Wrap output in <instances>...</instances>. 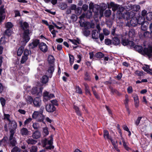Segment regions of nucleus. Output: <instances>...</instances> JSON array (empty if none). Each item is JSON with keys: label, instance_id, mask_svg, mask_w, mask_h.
I'll list each match as a JSON object with an SVG mask.
<instances>
[{"label": "nucleus", "instance_id": "23", "mask_svg": "<svg viewBox=\"0 0 152 152\" xmlns=\"http://www.w3.org/2000/svg\"><path fill=\"white\" fill-rule=\"evenodd\" d=\"M120 41L119 38L117 37H114L113 38L112 43L115 45H117L120 44Z\"/></svg>", "mask_w": 152, "mask_h": 152}, {"label": "nucleus", "instance_id": "18", "mask_svg": "<svg viewBox=\"0 0 152 152\" xmlns=\"http://www.w3.org/2000/svg\"><path fill=\"white\" fill-rule=\"evenodd\" d=\"M84 79L86 81H91V74L88 72H85L84 73Z\"/></svg>", "mask_w": 152, "mask_h": 152}, {"label": "nucleus", "instance_id": "61", "mask_svg": "<svg viewBox=\"0 0 152 152\" xmlns=\"http://www.w3.org/2000/svg\"><path fill=\"white\" fill-rule=\"evenodd\" d=\"M51 104H52L54 106H58V101L56 100H53L50 101Z\"/></svg>", "mask_w": 152, "mask_h": 152}, {"label": "nucleus", "instance_id": "48", "mask_svg": "<svg viewBox=\"0 0 152 152\" xmlns=\"http://www.w3.org/2000/svg\"><path fill=\"white\" fill-rule=\"evenodd\" d=\"M142 118V117L141 116L138 117L136 120L135 121V124L137 126H138L139 124L140 121Z\"/></svg>", "mask_w": 152, "mask_h": 152}, {"label": "nucleus", "instance_id": "43", "mask_svg": "<svg viewBox=\"0 0 152 152\" xmlns=\"http://www.w3.org/2000/svg\"><path fill=\"white\" fill-rule=\"evenodd\" d=\"M111 11L110 10H107L104 12V15L106 17H109L111 15Z\"/></svg>", "mask_w": 152, "mask_h": 152}, {"label": "nucleus", "instance_id": "31", "mask_svg": "<svg viewBox=\"0 0 152 152\" xmlns=\"http://www.w3.org/2000/svg\"><path fill=\"white\" fill-rule=\"evenodd\" d=\"M94 56L97 58L100 59L104 57V55L102 52H99L96 53Z\"/></svg>", "mask_w": 152, "mask_h": 152}, {"label": "nucleus", "instance_id": "36", "mask_svg": "<svg viewBox=\"0 0 152 152\" xmlns=\"http://www.w3.org/2000/svg\"><path fill=\"white\" fill-rule=\"evenodd\" d=\"M49 95V93L46 91L44 92L43 94V96L44 97V101H47L48 100V98Z\"/></svg>", "mask_w": 152, "mask_h": 152}, {"label": "nucleus", "instance_id": "49", "mask_svg": "<svg viewBox=\"0 0 152 152\" xmlns=\"http://www.w3.org/2000/svg\"><path fill=\"white\" fill-rule=\"evenodd\" d=\"M34 99L32 96H28L27 98V102L28 103L31 104L33 103Z\"/></svg>", "mask_w": 152, "mask_h": 152}, {"label": "nucleus", "instance_id": "12", "mask_svg": "<svg viewBox=\"0 0 152 152\" xmlns=\"http://www.w3.org/2000/svg\"><path fill=\"white\" fill-rule=\"evenodd\" d=\"M119 5L115 4L114 2H111L108 4V7L109 8H112L113 11H115L118 9Z\"/></svg>", "mask_w": 152, "mask_h": 152}, {"label": "nucleus", "instance_id": "29", "mask_svg": "<svg viewBox=\"0 0 152 152\" xmlns=\"http://www.w3.org/2000/svg\"><path fill=\"white\" fill-rule=\"evenodd\" d=\"M26 142L28 144L34 145L37 142V141L32 138H29L26 140Z\"/></svg>", "mask_w": 152, "mask_h": 152}, {"label": "nucleus", "instance_id": "28", "mask_svg": "<svg viewBox=\"0 0 152 152\" xmlns=\"http://www.w3.org/2000/svg\"><path fill=\"white\" fill-rule=\"evenodd\" d=\"M39 117L37 118V121L39 122H42L45 123L44 120L45 118V116L43 114H39Z\"/></svg>", "mask_w": 152, "mask_h": 152}, {"label": "nucleus", "instance_id": "25", "mask_svg": "<svg viewBox=\"0 0 152 152\" xmlns=\"http://www.w3.org/2000/svg\"><path fill=\"white\" fill-rule=\"evenodd\" d=\"M55 58L54 56L52 55L49 56L48 58V61L50 64H53L54 62Z\"/></svg>", "mask_w": 152, "mask_h": 152}, {"label": "nucleus", "instance_id": "24", "mask_svg": "<svg viewBox=\"0 0 152 152\" xmlns=\"http://www.w3.org/2000/svg\"><path fill=\"white\" fill-rule=\"evenodd\" d=\"M130 25H129V23H128L127 25L129 27H130L131 26L133 27L136 26L137 24V20H135L134 19H131L130 22Z\"/></svg>", "mask_w": 152, "mask_h": 152}, {"label": "nucleus", "instance_id": "2", "mask_svg": "<svg viewBox=\"0 0 152 152\" xmlns=\"http://www.w3.org/2000/svg\"><path fill=\"white\" fill-rule=\"evenodd\" d=\"M30 32L29 29H26L23 31V41L21 42V45L23 46H25L26 44L29 41L30 37L29 36Z\"/></svg>", "mask_w": 152, "mask_h": 152}, {"label": "nucleus", "instance_id": "58", "mask_svg": "<svg viewBox=\"0 0 152 152\" xmlns=\"http://www.w3.org/2000/svg\"><path fill=\"white\" fill-rule=\"evenodd\" d=\"M10 136L9 137V140L11 141V140H13V136L15 132H14L12 131H10Z\"/></svg>", "mask_w": 152, "mask_h": 152}, {"label": "nucleus", "instance_id": "10", "mask_svg": "<svg viewBox=\"0 0 152 152\" xmlns=\"http://www.w3.org/2000/svg\"><path fill=\"white\" fill-rule=\"evenodd\" d=\"M39 96L36 97L34 99L33 104L34 106L39 107L41 105V100Z\"/></svg>", "mask_w": 152, "mask_h": 152}, {"label": "nucleus", "instance_id": "30", "mask_svg": "<svg viewBox=\"0 0 152 152\" xmlns=\"http://www.w3.org/2000/svg\"><path fill=\"white\" fill-rule=\"evenodd\" d=\"M48 77L46 75L43 76L41 79L42 83L43 84H46L48 82Z\"/></svg>", "mask_w": 152, "mask_h": 152}, {"label": "nucleus", "instance_id": "38", "mask_svg": "<svg viewBox=\"0 0 152 152\" xmlns=\"http://www.w3.org/2000/svg\"><path fill=\"white\" fill-rule=\"evenodd\" d=\"M13 25L11 22H7L5 25V27L7 29H11L12 28Z\"/></svg>", "mask_w": 152, "mask_h": 152}, {"label": "nucleus", "instance_id": "5", "mask_svg": "<svg viewBox=\"0 0 152 152\" xmlns=\"http://www.w3.org/2000/svg\"><path fill=\"white\" fill-rule=\"evenodd\" d=\"M121 43L124 46H126L131 45V47H133L134 45V42L132 41H130L128 39L122 38L121 40Z\"/></svg>", "mask_w": 152, "mask_h": 152}, {"label": "nucleus", "instance_id": "57", "mask_svg": "<svg viewBox=\"0 0 152 152\" xmlns=\"http://www.w3.org/2000/svg\"><path fill=\"white\" fill-rule=\"evenodd\" d=\"M32 120V118L31 117L27 119L24 122V125L23 126L25 127V126L27 124L30 123Z\"/></svg>", "mask_w": 152, "mask_h": 152}, {"label": "nucleus", "instance_id": "19", "mask_svg": "<svg viewBox=\"0 0 152 152\" xmlns=\"http://www.w3.org/2000/svg\"><path fill=\"white\" fill-rule=\"evenodd\" d=\"M99 31L97 30H94L92 31V38L93 39H99L98 34Z\"/></svg>", "mask_w": 152, "mask_h": 152}, {"label": "nucleus", "instance_id": "63", "mask_svg": "<svg viewBox=\"0 0 152 152\" xmlns=\"http://www.w3.org/2000/svg\"><path fill=\"white\" fill-rule=\"evenodd\" d=\"M43 132L46 136L49 134L48 128L47 127L43 128Z\"/></svg>", "mask_w": 152, "mask_h": 152}, {"label": "nucleus", "instance_id": "40", "mask_svg": "<svg viewBox=\"0 0 152 152\" xmlns=\"http://www.w3.org/2000/svg\"><path fill=\"white\" fill-rule=\"evenodd\" d=\"M75 90L77 93L80 94H82V90L81 88L78 86H75Z\"/></svg>", "mask_w": 152, "mask_h": 152}, {"label": "nucleus", "instance_id": "27", "mask_svg": "<svg viewBox=\"0 0 152 152\" xmlns=\"http://www.w3.org/2000/svg\"><path fill=\"white\" fill-rule=\"evenodd\" d=\"M74 108L75 110V112L77 115L80 116L82 115L81 111L80 110L79 108L77 106L74 105Z\"/></svg>", "mask_w": 152, "mask_h": 152}, {"label": "nucleus", "instance_id": "59", "mask_svg": "<svg viewBox=\"0 0 152 152\" xmlns=\"http://www.w3.org/2000/svg\"><path fill=\"white\" fill-rule=\"evenodd\" d=\"M37 147L36 146H32L30 150V152H37Z\"/></svg>", "mask_w": 152, "mask_h": 152}, {"label": "nucleus", "instance_id": "47", "mask_svg": "<svg viewBox=\"0 0 152 152\" xmlns=\"http://www.w3.org/2000/svg\"><path fill=\"white\" fill-rule=\"evenodd\" d=\"M144 72L143 71L136 70L135 71L134 74L138 76H141L143 75Z\"/></svg>", "mask_w": 152, "mask_h": 152}, {"label": "nucleus", "instance_id": "34", "mask_svg": "<svg viewBox=\"0 0 152 152\" xmlns=\"http://www.w3.org/2000/svg\"><path fill=\"white\" fill-rule=\"evenodd\" d=\"M131 8L134 11L137 12L140 9V6L138 5H134L131 6Z\"/></svg>", "mask_w": 152, "mask_h": 152}, {"label": "nucleus", "instance_id": "4", "mask_svg": "<svg viewBox=\"0 0 152 152\" xmlns=\"http://www.w3.org/2000/svg\"><path fill=\"white\" fill-rule=\"evenodd\" d=\"M118 10L119 12L118 14L119 18L121 19H125L126 18L127 19L128 17L129 18H131L130 16V13L129 12L126 13L125 14H123L122 13V12H123L125 10V8L122 6H120L119 5V6H118Z\"/></svg>", "mask_w": 152, "mask_h": 152}, {"label": "nucleus", "instance_id": "9", "mask_svg": "<svg viewBox=\"0 0 152 152\" xmlns=\"http://www.w3.org/2000/svg\"><path fill=\"white\" fill-rule=\"evenodd\" d=\"M19 24L20 28L24 31L26 29H28V28L29 27L28 23L26 21L23 23V21L21 20L19 22Z\"/></svg>", "mask_w": 152, "mask_h": 152}, {"label": "nucleus", "instance_id": "21", "mask_svg": "<svg viewBox=\"0 0 152 152\" xmlns=\"http://www.w3.org/2000/svg\"><path fill=\"white\" fill-rule=\"evenodd\" d=\"M12 32L13 31L12 30L7 29L4 32V37L6 36L9 37L11 36Z\"/></svg>", "mask_w": 152, "mask_h": 152}, {"label": "nucleus", "instance_id": "33", "mask_svg": "<svg viewBox=\"0 0 152 152\" xmlns=\"http://www.w3.org/2000/svg\"><path fill=\"white\" fill-rule=\"evenodd\" d=\"M84 27L85 30H88L90 28H93L92 25L90 24V23L89 22H87L84 23Z\"/></svg>", "mask_w": 152, "mask_h": 152}, {"label": "nucleus", "instance_id": "42", "mask_svg": "<svg viewBox=\"0 0 152 152\" xmlns=\"http://www.w3.org/2000/svg\"><path fill=\"white\" fill-rule=\"evenodd\" d=\"M5 9L4 8V6L3 5H1L0 7V15L3 16V14L5 13Z\"/></svg>", "mask_w": 152, "mask_h": 152}, {"label": "nucleus", "instance_id": "39", "mask_svg": "<svg viewBox=\"0 0 152 152\" xmlns=\"http://www.w3.org/2000/svg\"><path fill=\"white\" fill-rule=\"evenodd\" d=\"M69 63L70 65H72L74 62V57L73 55H71L70 54H69Z\"/></svg>", "mask_w": 152, "mask_h": 152}, {"label": "nucleus", "instance_id": "8", "mask_svg": "<svg viewBox=\"0 0 152 152\" xmlns=\"http://www.w3.org/2000/svg\"><path fill=\"white\" fill-rule=\"evenodd\" d=\"M46 110L48 112L53 113L56 111V108L51 104H48L46 105L45 107Z\"/></svg>", "mask_w": 152, "mask_h": 152}, {"label": "nucleus", "instance_id": "50", "mask_svg": "<svg viewBox=\"0 0 152 152\" xmlns=\"http://www.w3.org/2000/svg\"><path fill=\"white\" fill-rule=\"evenodd\" d=\"M0 101L2 107H4L6 103L5 99L2 97H1L0 98Z\"/></svg>", "mask_w": 152, "mask_h": 152}, {"label": "nucleus", "instance_id": "55", "mask_svg": "<svg viewBox=\"0 0 152 152\" xmlns=\"http://www.w3.org/2000/svg\"><path fill=\"white\" fill-rule=\"evenodd\" d=\"M123 142V146L125 149L127 151H128L129 150H130L131 149L130 148H129L126 144V142H125L124 140H123L122 141Z\"/></svg>", "mask_w": 152, "mask_h": 152}, {"label": "nucleus", "instance_id": "20", "mask_svg": "<svg viewBox=\"0 0 152 152\" xmlns=\"http://www.w3.org/2000/svg\"><path fill=\"white\" fill-rule=\"evenodd\" d=\"M145 18L144 17L143 18L142 17H139L138 19H137V24L140 25H142L143 24L146 23V24L148 23L145 21Z\"/></svg>", "mask_w": 152, "mask_h": 152}, {"label": "nucleus", "instance_id": "32", "mask_svg": "<svg viewBox=\"0 0 152 152\" xmlns=\"http://www.w3.org/2000/svg\"><path fill=\"white\" fill-rule=\"evenodd\" d=\"M31 94L34 95H35L37 96V93H38L37 88L36 87H33L31 90Z\"/></svg>", "mask_w": 152, "mask_h": 152}, {"label": "nucleus", "instance_id": "35", "mask_svg": "<svg viewBox=\"0 0 152 152\" xmlns=\"http://www.w3.org/2000/svg\"><path fill=\"white\" fill-rule=\"evenodd\" d=\"M103 135L104 137L105 138V137H106L108 139H109L110 138L112 137L111 136H109V132L107 130H104Z\"/></svg>", "mask_w": 152, "mask_h": 152}, {"label": "nucleus", "instance_id": "1", "mask_svg": "<svg viewBox=\"0 0 152 152\" xmlns=\"http://www.w3.org/2000/svg\"><path fill=\"white\" fill-rule=\"evenodd\" d=\"M53 135L51 134L49 137V140L47 138H45L42 140V147L45 148L46 150H51L53 149L54 146L53 145Z\"/></svg>", "mask_w": 152, "mask_h": 152}, {"label": "nucleus", "instance_id": "44", "mask_svg": "<svg viewBox=\"0 0 152 152\" xmlns=\"http://www.w3.org/2000/svg\"><path fill=\"white\" fill-rule=\"evenodd\" d=\"M54 66H50L48 68V72L50 74V75H52L53 72L54 71Z\"/></svg>", "mask_w": 152, "mask_h": 152}, {"label": "nucleus", "instance_id": "15", "mask_svg": "<svg viewBox=\"0 0 152 152\" xmlns=\"http://www.w3.org/2000/svg\"><path fill=\"white\" fill-rule=\"evenodd\" d=\"M29 131L28 129L24 127H23L20 130V133L23 136H27L29 134Z\"/></svg>", "mask_w": 152, "mask_h": 152}, {"label": "nucleus", "instance_id": "6", "mask_svg": "<svg viewBox=\"0 0 152 152\" xmlns=\"http://www.w3.org/2000/svg\"><path fill=\"white\" fill-rule=\"evenodd\" d=\"M8 124L10 126V131L15 132L17 126V123L14 120H11L10 122H9Z\"/></svg>", "mask_w": 152, "mask_h": 152}, {"label": "nucleus", "instance_id": "22", "mask_svg": "<svg viewBox=\"0 0 152 152\" xmlns=\"http://www.w3.org/2000/svg\"><path fill=\"white\" fill-rule=\"evenodd\" d=\"M69 40L75 45H77L78 44H80L81 43L80 39L78 38H77L76 39H69Z\"/></svg>", "mask_w": 152, "mask_h": 152}, {"label": "nucleus", "instance_id": "46", "mask_svg": "<svg viewBox=\"0 0 152 152\" xmlns=\"http://www.w3.org/2000/svg\"><path fill=\"white\" fill-rule=\"evenodd\" d=\"M20 149L17 146H15L11 150V152H20Z\"/></svg>", "mask_w": 152, "mask_h": 152}, {"label": "nucleus", "instance_id": "16", "mask_svg": "<svg viewBox=\"0 0 152 152\" xmlns=\"http://www.w3.org/2000/svg\"><path fill=\"white\" fill-rule=\"evenodd\" d=\"M83 84L85 87V91L86 94H88L90 96H91V94L90 92L89 87L88 84L87 83H84Z\"/></svg>", "mask_w": 152, "mask_h": 152}, {"label": "nucleus", "instance_id": "37", "mask_svg": "<svg viewBox=\"0 0 152 152\" xmlns=\"http://www.w3.org/2000/svg\"><path fill=\"white\" fill-rule=\"evenodd\" d=\"M146 18L147 20L150 21L152 20V12H149L146 14Z\"/></svg>", "mask_w": 152, "mask_h": 152}, {"label": "nucleus", "instance_id": "64", "mask_svg": "<svg viewBox=\"0 0 152 152\" xmlns=\"http://www.w3.org/2000/svg\"><path fill=\"white\" fill-rule=\"evenodd\" d=\"M90 31L88 30H85L83 32V34L86 37H88L90 34Z\"/></svg>", "mask_w": 152, "mask_h": 152}, {"label": "nucleus", "instance_id": "45", "mask_svg": "<svg viewBox=\"0 0 152 152\" xmlns=\"http://www.w3.org/2000/svg\"><path fill=\"white\" fill-rule=\"evenodd\" d=\"M39 114L38 113V111H35L32 114V118L34 119H36L39 116Z\"/></svg>", "mask_w": 152, "mask_h": 152}, {"label": "nucleus", "instance_id": "62", "mask_svg": "<svg viewBox=\"0 0 152 152\" xmlns=\"http://www.w3.org/2000/svg\"><path fill=\"white\" fill-rule=\"evenodd\" d=\"M32 126L34 129L37 130L39 127V124L37 123H34L33 124Z\"/></svg>", "mask_w": 152, "mask_h": 152}, {"label": "nucleus", "instance_id": "60", "mask_svg": "<svg viewBox=\"0 0 152 152\" xmlns=\"http://www.w3.org/2000/svg\"><path fill=\"white\" fill-rule=\"evenodd\" d=\"M27 59V57L25 56H23L21 59L20 62L21 64H23Z\"/></svg>", "mask_w": 152, "mask_h": 152}, {"label": "nucleus", "instance_id": "17", "mask_svg": "<svg viewBox=\"0 0 152 152\" xmlns=\"http://www.w3.org/2000/svg\"><path fill=\"white\" fill-rule=\"evenodd\" d=\"M134 48L135 50L142 55L143 48L142 46L139 45H135L134 47Z\"/></svg>", "mask_w": 152, "mask_h": 152}, {"label": "nucleus", "instance_id": "26", "mask_svg": "<svg viewBox=\"0 0 152 152\" xmlns=\"http://www.w3.org/2000/svg\"><path fill=\"white\" fill-rule=\"evenodd\" d=\"M24 46H23L22 45V46H21L18 49L17 52V55L18 56H20L22 54L24 51Z\"/></svg>", "mask_w": 152, "mask_h": 152}, {"label": "nucleus", "instance_id": "56", "mask_svg": "<svg viewBox=\"0 0 152 152\" xmlns=\"http://www.w3.org/2000/svg\"><path fill=\"white\" fill-rule=\"evenodd\" d=\"M60 9L62 10H64L67 8V4L64 3H62L60 6Z\"/></svg>", "mask_w": 152, "mask_h": 152}, {"label": "nucleus", "instance_id": "53", "mask_svg": "<svg viewBox=\"0 0 152 152\" xmlns=\"http://www.w3.org/2000/svg\"><path fill=\"white\" fill-rule=\"evenodd\" d=\"M6 37L4 36L2 37L0 39V44L3 45L5 44L6 42L5 40Z\"/></svg>", "mask_w": 152, "mask_h": 152}, {"label": "nucleus", "instance_id": "14", "mask_svg": "<svg viewBox=\"0 0 152 152\" xmlns=\"http://www.w3.org/2000/svg\"><path fill=\"white\" fill-rule=\"evenodd\" d=\"M32 137L34 139H37L41 137L40 132L38 130H36L33 132Z\"/></svg>", "mask_w": 152, "mask_h": 152}, {"label": "nucleus", "instance_id": "41", "mask_svg": "<svg viewBox=\"0 0 152 152\" xmlns=\"http://www.w3.org/2000/svg\"><path fill=\"white\" fill-rule=\"evenodd\" d=\"M143 35L145 37H148L150 39H152L150 31H145Z\"/></svg>", "mask_w": 152, "mask_h": 152}, {"label": "nucleus", "instance_id": "13", "mask_svg": "<svg viewBox=\"0 0 152 152\" xmlns=\"http://www.w3.org/2000/svg\"><path fill=\"white\" fill-rule=\"evenodd\" d=\"M132 97L134 101L135 107L137 108L139 107V104L138 96L137 94H134L133 95Z\"/></svg>", "mask_w": 152, "mask_h": 152}, {"label": "nucleus", "instance_id": "54", "mask_svg": "<svg viewBox=\"0 0 152 152\" xmlns=\"http://www.w3.org/2000/svg\"><path fill=\"white\" fill-rule=\"evenodd\" d=\"M10 115L9 114H4V119H7L9 122H10L11 120L10 119Z\"/></svg>", "mask_w": 152, "mask_h": 152}, {"label": "nucleus", "instance_id": "3", "mask_svg": "<svg viewBox=\"0 0 152 152\" xmlns=\"http://www.w3.org/2000/svg\"><path fill=\"white\" fill-rule=\"evenodd\" d=\"M142 55L147 56L150 59L152 56V45H149L147 47L143 48Z\"/></svg>", "mask_w": 152, "mask_h": 152}, {"label": "nucleus", "instance_id": "11", "mask_svg": "<svg viewBox=\"0 0 152 152\" xmlns=\"http://www.w3.org/2000/svg\"><path fill=\"white\" fill-rule=\"evenodd\" d=\"M39 47L40 50L43 52L45 53L47 51L48 46L45 43L43 42L40 43Z\"/></svg>", "mask_w": 152, "mask_h": 152}, {"label": "nucleus", "instance_id": "52", "mask_svg": "<svg viewBox=\"0 0 152 152\" xmlns=\"http://www.w3.org/2000/svg\"><path fill=\"white\" fill-rule=\"evenodd\" d=\"M105 43L106 45H109L112 44V40L109 39H106L104 40Z\"/></svg>", "mask_w": 152, "mask_h": 152}, {"label": "nucleus", "instance_id": "7", "mask_svg": "<svg viewBox=\"0 0 152 152\" xmlns=\"http://www.w3.org/2000/svg\"><path fill=\"white\" fill-rule=\"evenodd\" d=\"M40 43V40L39 39H36L33 40L31 43L29 44L28 46L29 48L33 49L35 47L39 45Z\"/></svg>", "mask_w": 152, "mask_h": 152}, {"label": "nucleus", "instance_id": "51", "mask_svg": "<svg viewBox=\"0 0 152 152\" xmlns=\"http://www.w3.org/2000/svg\"><path fill=\"white\" fill-rule=\"evenodd\" d=\"M113 94H116L118 96H120L121 95V94L117 90L114 89L113 90H112V91L111 92Z\"/></svg>", "mask_w": 152, "mask_h": 152}]
</instances>
